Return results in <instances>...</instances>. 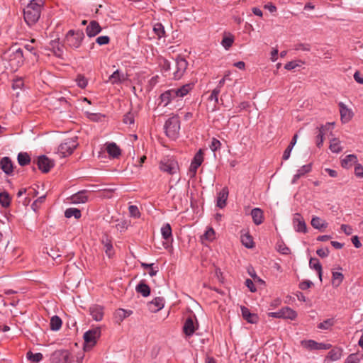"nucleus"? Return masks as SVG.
<instances>
[{"mask_svg":"<svg viewBox=\"0 0 363 363\" xmlns=\"http://www.w3.org/2000/svg\"><path fill=\"white\" fill-rule=\"evenodd\" d=\"M357 162V157L355 155H348L342 160L341 164L343 168H350L352 164Z\"/></svg>","mask_w":363,"mask_h":363,"instance_id":"34","label":"nucleus"},{"mask_svg":"<svg viewBox=\"0 0 363 363\" xmlns=\"http://www.w3.org/2000/svg\"><path fill=\"white\" fill-rule=\"evenodd\" d=\"M165 133L167 137L175 140L179 133L180 121L177 116L169 118L164 124Z\"/></svg>","mask_w":363,"mask_h":363,"instance_id":"5","label":"nucleus"},{"mask_svg":"<svg viewBox=\"0 0 363 363\" xmlns=\"http://www.w3.org/2000/svg\"><path fill=\"white\" fill-rule=\"evenodd\" d=\"M354 174L357 177L363 178V167L357 164L354 167Z\"/></svg>","mask_w":363,"mask_h":363,"instance_id":"63","label":"nucleus"},{"mask_svg":"<svg viewBox=\"0 0 363 363\" xmlns=\"http://www.w3.org/2000/svg\"><path fill=\"white\" fill-rule=\"evenodd\" d=\"M11 199L8 193H0V203L3 207H8L10 205Z\"/></svg>","mask_w":363,"mask_h":363,"instance_id":"50","label":"nucleus"},{"mask_svg":"<svg viewBox=\"0 0 363 363\" xmlns=\"http://www.w3.org/2000/svg\"><path fill=\"white\" fill-rule=\"evenodd\" d=\"M183 330L186 335L191 336L196 330L194 322L191 318H188L183 326Z\"/></svg>","mask_w":363,"mask_h":363,"instance_id":"30","label":"nucleus"},{"mask_svg":"<svg viewBox=\"0 0 363 363\" xmlns=\"http://www.w3.org/2000/svg\"><path fill=\"white\" fill-rule=\"evenodd\" d=\"M161 234L162 238L169 240L172 237V228L169 223H165L161 228Z\"/></svg>","mask_w":363,"mask_h":363,"instance_id":"40","label":"nucleus"},{"mask_svg":"<svg viewBox=\"0 0 363 363\" xmlns=\"http://www.w3.org/2000/svg\"><path fill=\"white\" fill-rule=\"evenodd\" d=\"M110 42V38L107 35H101L96 39V43L99 45H104L108 44Z\"/></svg>","mask_w":363,"mask_h":363,"instance_id":"58","label":"nucleus"},{"mask_svg":"<svg viewBox=\"0 0 363 363\" xmlns=\"http://www.w3.org/2000/svg\"><path fill=\"white\" fill-rule=\"evenodd\" d=\"M330 251L328 247L320 248L316 250V254L321 258L327 257L329 255Z\"/></svg>","mask_w":363,"mask_h":363,"instance_id":"61","label":"nucleus"},{"mask_svg":"<svg viewBox=\"0 0 363 363\" xmlns=\"http://www.w3.org/2000/svg\"><path fill=\"white\" fill-rule=\"evenodd\" d=\"M106 150L113 158H118L121 155V150L116 143L111 142L106 143Z\"/></svg>","mask_w":363,"mask_h":363,"instance_id":"21","label":"nucleus"},{"mask_svg":"<svg viewBox=\"0 0 363 363\" xmlns=\"http://www.w3.org/2000/svg\"><path fill=\"white\" fill-rule=\"evenodd\" d=\"M131 313H132V311H130L124 310L123 308H118L115 311V313L113 314V318H114L116 323H120L125 318L130 315Z\"/></svg>","mask_w":363,"mask_h":363,"instance_id":"28","label":"nucleus"},{"mask_svg":"<svg viewBox=\"0 0 363 363\" xmlns=\"http://www.w3.org/2000/svg\"><path fill=\"white\" fill-rule=\"evenodd\" d=\"M234 42V37L231 34L225 35L222 39L221 45L226 50H229Z\"/></svg>","mask_w":363,"mask_h":363,"instance_id":"44","label":"nucleus"},{"mask_svg":"<svg viewBox=\"0 0 363 363\" xmlns=\"http://www.w3.org/2000/svg\"><path fill=\"white\" fill-rule=\"evenodd\" d=\"M101 336V328L96 327L89 330L84 334V340L86 344L94 346Z\"/></svg>","mask_w":363,"mask_h":363,"instance_id":"10","label":"nucleus"},{"mask_svg":"<svg viewBox=\"0 0 363 363\" xmlns=\"http://www.w3.org/2000/svg\"><path fill=\"white\" fill-rule=\"evenodd\" d=\"M3 58L9 62L12 69L16 70L24 62L23 49L12 47L4 53Z\"/></svg>","mask_w":363,"mask_h":363,"instance_id":"2","label":"nucleus"},{"mask_svg":"<svg viewBox=\"0 0 363 363\" xmlns=\"http://www.w3.org/2000/svg\"><path fill=\"white\" fill-rule=\"evenodd\" d=\"M329 148L333 153H339L342 150L340 141L336 138L330 140Z\"/></svg>","mask_w":363,"mask_h":363,"instance_id":"38","label":"nucleus"},{"mask_svg":"<svg viewBox=\"0 0 363 363\" xmlns=\"http://www.w3.org/2000/svg\"><path fill=\"white\" fill-rule=\"evenodd\" d=\"M340 119L343 123H347L352 118L354 113L351 108H349L343 102H339Z\"/></svg>","mask_w":363,"mask_h":363,"instance_id":"13","label":"nucleus"},{"mask_svg":"<svg viewBox=\"0 0 363 363\" xmlns=\"http://www.w3.org/2000/svg\"><path fill=\"white\" fill-rule=\"evenodd\" d=\"M160 169L170 175L177 174L179 171L178 162L173 157H164L160 162Z\"/></svg>","mask_w":363,"mask_h":363,"instance_id":"3","label":"nucleus"},{"mask_svg":"<svg viewBox=\"0 0 363 363\" xmlns=\"http://www.w3.org/2000/svg\"><path fill=\"white\" fill-rule=\"evenodd\" d=\"M84 38V33L82 30H69L66 34L65 43L69 47L77 49L81 46Z\"/></svg>","mask_w":363,"mask_h":363,"instance_id":"4","label":"nucleus"},{"mask_svg":"<svg viewBox=\"0 0 363 363\" xmlns=\"http://www.w3.org/2000/svg\"><path fill=\"white\" fill-rule=\"evenodd\" d=\"M160 104H162L164 107L171 104L173 101H179L177 96L175 94L174 89H171L164 91L160 96Z\"/></svg>","mask_w":363,"mask_h":363,"instance_id":"11","label":"nucleus"},{"mask_svg":"<svg viewBox=\"0 0 363 363\" xmlns=\"http://www.w3.org/2000/svg\"><path fill=\"white\" fill-rule=\"evenodd\" d=\"M277 250L282 255H289L290 253V249L283 242L277 244Z\"/></svg>","mask_w":363,"mask_h":363,"instance_id":"57","label":"nucleus"},{"mask_svg":"<svg viewBox=\"0 0 363 363\" xmlns=\"http://www.w3.org/2000/svg\"><path fill=\"white\" fill-rule=\"evenodd\" d=\"M334 123H328L327 124H325V125H321L319 128H318V133L316 136V145L318 147H320L323 144V142H324V135L325 133V130L329 129L330 127L331 126V129L333 128L334 126Z\"/></svg>","mask_w":363,"mask_h":363,"instance_id":"19","label":"nucleus"},{"mask_svg":"<svg viewBox=\"0 0 363 363\" xmlns=\"http://www.w3.org/2000/svg\"><path fill=\"white\" fill-rule=\"evenodd\" d=\"M52 363H72V356L67 350H57L52 353Z\"/></svg>","mask_w":363,"mask_h":363,"instance_id":"9","label":"nucleus"},{"mask_svg":"<svg viewBox=\"0 0 363 363\" xmlns=\"http://www.w3.org/2000/svg\"><path fill=\"white\" fill-rule=\"evenodd\" d=\"M43 4L44 0H31L23 9L24 20L29 26L38 21Z\"/></svg>","mask_w":363,"mask_h":363,"instance_id":"1","label":"nucleus"},{"mask_svg":"<svg viewBox=\"0 0 363 363\" xmlns=\"http://www.w3.org/2000/svg\"><path fill=\"white\" fill-rule=\"evenodd\" d=\"M311 223L315 229L318 230L325 229L328 227V223L318 216H313Z\"/></svg>","mask_w":363,"mask_h":363,"instance_id":"32","label":"nucleus"},{"mask_svg":"<svg viewBox=\"0 0 363 363\" xmlns=\"http://www.w3.org/2000/svg\"><path fill=\"white\" fill-rule=\"evenodd\" d=\"M86 191H81L71 196V202L72 203H84L87 201Z\"/></svg>","mask_w":363,"mask_h":363,"instance_id":"27","label":"nucleus"},{"mask_svg":"<svg viewBox=\"0 0 363 363\" xmlns=\"http://www.w3.org/2000/svg\"><path fill=\"white\" fill-rule=\"evenodd\" d=\"M76 82L79 87L84 89L87 86V79L83 75H78L76 78Z\"/></svg>","mask_w":363,"mask_h":363,"instance_id":"53","label":"nucleus"},{"mask_svg":"<svg viewBox=\"0 0 363 363\" xmlns=\"http://www.w3.org/2000/svg\"><path fill=\"white\" fill-rule=\"evenodd\" d=\"M62 320L57 315H54L50 319V329L53 331L59 330L62 327Z\"/></svg>","mask_w":363,"mask_h":363,"instance_id":"37","label":"nucleus"},{"mask_svg":"<svg viewBox=\"0 0 363 363\" xmlns=\"http://www.w3.org/2000/svg\"><path fill=\"white\" fill-rule=\"evenodd\" d=\"M299 66H300V64L298 62L291 61V62H287L284 65V68L287 70H292Z\"/></svg>","mask_w":363,"mask_h":363,"instance_id":"62","label":"nucleus"},{"mask_svg":"<svg viewBox=\"0 0 363 363\" xmlns=\"http://www.w3.org/2000/svg\"><path fill=\"white\" fill-rule=\"evenodd\" d=\"M361 357L358 354L352 353L347 357L344 363H359Z\"/></svg>","mask_w":363,"mask_h":363,"instance_id":"52","label":"nucleus"},{"mask_svg":"<svg viewBox=\"0 0 363 363\" xmlns=\"http://www.w3.org/2000/svg\"><path fill=\"white\" fill-rule=\"evenodd\" d=\"M36 163L39 169L44 173L48 172L55 165L54 161L45 155L39 156Z\"/></svg>","mask_w":363,"mask_h":363,"instance_id":"12","label":"nucleus"},{"mask_svg":"<svg viewBox=\"0 0 363 363\" xmlns=\"http://www.w3.org/2000/svg\"><path fill=\"white\" fill-rule=\"evenodd\" d=\"M127 79V75L121 70L116 69L108 77V82L113 85H119Z\"/></svg>","mask_w":363,"mask_h":363,"instance_id":"15","label":"nucleus"},{"mask_svg":"<svg viewBox=\"0 0 363 363\" xmlns=\"http://www.w3.org/2000/svg\"><path fill=\"white\" fill-rule=\"evenodd\" d=\"M294 230L298 233H306L307 231L306 224L300 213H295L293 218Z\"/></svg>","mask_w":363,"mask_h":363,"instance_id":"14","label":"nucleus"},{"mask_svg":"<svg viewBox=\"0 0 363 363\" xmlns=\"http://www.w3.org/2000/svg\"><path fill=\"white\" fill-rule=\"evenodd\" d=\"M89 313L96 321H101L104 317V308L99 305H94L89 308Z\"/></svg>","mask_w":363,"mask_h":363,"instance_id":"23","label":"nucleus"},{"mask_svg":"<svg viewBox=\"0 0 363 363\" xmlns=\"http://www.w3.org/2000/svg\"><path fill=\"white\" fill-rule=\"evenodd\" d=\"M342 356V350L340 348L332 349L328 354L327 358L335 362L340 359Z\"/></svg>","mask_w":363,"mask_h":363,"instance_id":"42","label":"nucleus"},{"mask_svg":"<svg viewBox=\"0 0 363 363\" xmlns=\"http://www.w3.org/2000/svg\"><path fill=\"white\" fill-rule=\"evenodd\" d=\"M153 32L159 39L165 37L164 27L161 23H157L154 25Z\"/></svg>","mask_w":363,"mask_h":363,"instance_id":"46","label":"nucleus"},{"mask_svg":"<svg viewBox=\"0 0 363 363\" xmlns=\"http://www.w3.org/2000/svg\"><path fill=\"white\" fill-rule=\"evenodd\" d=\"M268 316L275 318L289 319L293 320L296 318L297 313L290 307L286 306L280 309L279 311L268 313Z\"/></svg>","mask_w":363,"mask_h":363,"instance_id":"8","label":"nucleus"},{"mask_svg":"<svg viewBox=\"0 0 363 363\" xmlns=\"http://www.w3.org/2000/svg\"><path fill=\"white\" fill-rule=\"evenodd\" d=\"M194 83H188L186 84H184L183 86H180L179 88L174 89L175 91V94L177 96V99L179 101L182 99L183 97L186 96L194 88Z\"/></svg>","mask_w":363,"mask_h":363,"instance_id":"17","label":"nucleus"},{"mask_svg":"<svg viewBox=\"0 0 363 363\" xmlns=\"http://www.w3.org/2000/svg\"><path fill=\"white\" fill-rule=\"evenodd\" d=\"M128 211L130 216L133 218H139L140 216V213L137 206H130L128 208Z\"/></svg>","mask_w":363,"mask_h":363,"instance_id":"55","label":"nucleus"},{"mask_svg":"<svg viewBox=\"0 0 363 363\" xmlns=\"http://www.w3.org/2000/svg\"><path fill=\"white\" fill-rule=\"evenodd\" d=\"M135 291L143 297H147L150 294V288L144 281H141L135 287Z\"/></svg>","mask_w":363,"mask_h":363,"instance_id":"33","label":"nucleus"},{"mask_svg":"<svg viewBox=\"0 0 363 363\" xmlns=\"http://www.w3.org/2000/svg\"><path fill=\"white\" fill-rule=\"evenodd\" d=\"M241 242L247 248H252L254 245L252 238L248 233L241 235Z\"/></svg>","mask_w":363,"mask_h":363,"instance_id":"49","label":"nucleus"},{"mask_svg":"<svg viewBox=\"0 0 363 363\" xmlns=\"http://www.w3.org/2000/svg\"><path fill=\"white\" fill-rule=\"evenodd\" d=\"M17 160L20 166H26L30 162V157L27 152H20L18 155Z\"/></svg>","mask_w":363,"mask_h":363,"instance_id":"45","label":"nucleus"},{"mask_svg":"<svg viewBox=\"0 0 363 363\" xmlns=\"http://www.w3.org/2000/svg\"><path fill=\"white\" fill-rule=\"evenodd\" d=\"M165 301L163 297H156L149 303L150 310L152 312H157L164 306Z\"/></svg>","mask_w":363,"mask_h":363,"instance_id":"24","label":"nucleus"},{"mask_svg":"<svg viewBox=\"0 0 363 363\" xmlns=\"http://www.w3.org/2000/svg\"><path fill=\"white\" fill-rule=\"evenodd\" d=\"M175 62V69L172 73V77L174 79H179L184 74L187 67L188 62L185 58L181 56H178L174 60Z\"/></svg>","mask_w":363,"mask_h":363,"instance_id":"7","label":"nucleus"},{"mask_svg":"<svg viewBox=\"0 0 363 363\" xmlns=\"http://www.w3.org/2000/svg\"><path fill=\"white\" fill-rule=\"evenodd\" d=\"M297 138H298V135L295 134L293 136L291 141L290 142V144L289 145V146L286 147V149L284 152V154H283V160H287L290 157L291 152L293 150V147H294V145H296V143L297 142Z\"/></svg>","mask_w":363,"mask_h":363,"instance_id":"36","label":"nucleus"},{"mask_svg":"<svg viewBox=\"0 0 363 363\" xmlns=\"http://www.w3.org/2000/svg\"><path fill=\"white\" fill-rule=\"evenodd\" d=\"M0 167L7 175H11L13 173V162L9 157H4L0 160Z\"/></svg>","mask_w":363,"mask_h":363,"instance_id":"20","label":"nucleus"},{"mask_svg":"<svg viewBox=\"0 0 363 363\" xmlns=\"http://www.w3.org/2000/svg\"><path fill=\"white\" fill-rule=\"evenodd\" d=\"M104 245V250L108 257L111 258L114 255V250L111 241L108 237H106L102 240Z\"/></svg>","mask_w":363,"mask_h":363,"instance_id":"31","label":"nucleus"},{"mask_svg":"<svg viewBox=\"0 0 363 363\" xmlns=\"http://www.w3.org/2000/svg\"><path fill=\"white\" fill-rule=\"evenodd\" d=\"M312 169V164H308L303 165L301 167H300L296 173L294 175V177L292 179L291 183L296 184L297 181L301 177H303L307 173H309Z\"/></svg>","mask_w":363,"mask_h":363,"instance_id":"25","label":"nucleus"},{"mask_svg":"<svg viewBox=\"0 0 363 363\" xmlns=\"http://www.w3.org/2000/svg\"><path fill=\"white\" fill-rule=\"evenodd\" d=\"M228 187H223L217 195V204L216 206L220 208H223L226 205V201L228 197Z\"/></svg>","mask_w":363,"mask_h":363,"instance_id":"22","label":"nucleus"},{"mask_svg":"<svg viewBox=\"0 0 363 363\" xmlns=\"http://www.w3.org/2000/svg\"><path fill=\"white\" fill-rule=\"evenodd\" d=\"M51 45L54 49L55 55L57 57H61L63 54L62 46L60 45L59 42L55 40L52 41Z\"/></svg>","mask_w":363,"mask_h":363,"instance_id":"51","label":"nucleus"},{"mask_svg":"<svg viewBox=\"0 0 363 363\" xmlns=\"http://www.w3.org/2000/svg\"><path fill=\"white\" fill-rule=\"evenodd\" d=\"M203 160V152L201 150H199L194 155L189 167V171L192 172L194 175L196 173V171L202 164Z\"/></svg>","mask_w":363,"mask_h":363,"instance_id":"16","label":"nucleus"},{"mask_svg":"<svg viewBox=\"0 0 363 363\" xmlns=\"http://www.w3.org/2000/svg\"><path fill=\"white\" fill-rule=\"evenodd\" d=\"M251 216L255 225H258L262 223L264 220V214L262 210H261L259 208H253L251 211Z\"/></svg>","mask_w":363,"mask_h":363,"instance_id":"29","label":"nucleus"},{"mask_svg":"<svg viewBox=\"0 0 363 363\" xmlns=\"http://www.w3.org/2000/svg\"><path fill=\"white\" fill-rule=\"evenodd\" d=\"M43 354L40 352L33 353L29 351L27 352L26 357L31 363H38L43 359Z\"/></svg>","mask_w":363,"mask_h":363,"instance_id":"47","label":"nucleus"},{"mask_svg":"<svg viewBox=\"0 0 363 363\" xmlns=\"http://www.w3.org/2000/svg\"><path fill=\"white\" fill-rule=\"evenodd\" d=\"M65 216L67 218L74 217L76 219H79L82 216L81 211L76 208H69L65 211Z\"/></svg>","mask_w":363,"mask_h":363,"instance_id":"39","label":"nucleus"},{"mask_svg":"<svg viewBox=\"0 0 363 363\" xmlns=\"http://www.w3.org/2000/svg\"><path fill=\"white\" fill-rule=\"evenodd\" d=\"M309 266L311 269L315 270L318 274L320 281H322V266L317 258H311Z\"/></svg>","mask_w":363,"mask_h":363,"instance_id":"35","label":"nucleus"},{"mask_svg":"<svg viewBox=\"0 0 363 363\" xmlns=\"http://www.w3.org/2000/svg\"><path fill=\"white\" fill-rule=\"evenodd\" d=\"M301 345L308 350H317L318 342L313 340H302Z\"/></svg>","mask_w":363,"mask_h":363,"instance_id":"48","label":"nucleus"},{"mask_svg":"<svg viewBox=\"0 0 363 363\" xmlns=\"http://www.w3.org/2000/svg\"><path fill=\"white\" fill-rule=\"evenodd\" d=\"M160 65L162 69L165 72L171 70V63L167 59L162 58L160 62Z\"/></svg>","mask_w":363,"mask_h":363,"instance_id":"54","label":"nucleus"},{"mask_svg":"<svg viewBox=\"0 0 363 363\" xmlns=\"http://www.w3.org/2000/svg\"><path fill=\"white\" fill-rule=\"evenodd\" d=\"M354 79L357 83L363 84V75L359 72H354Z\"/></svg>","mask_w":363,"mask_h":363,"instance_id":"64","label":"nucleus"},{"mask_svg":"<svg viewBox=\"0 0 363 363\" xmlns=\"http://www.w3.org/2000/svg\"><path fill=\"white\" fill-rule=\"evenodd\" d=\"M311 45L308 43H298L294 46V50H303L306 52H309L311 50Z\"/></svg>","mask_w":363,"mask_h":363,"instance_id":"56","label":"nucleus"},{"mask_svg":"<svg viewBox=\"0 0 363 363\" xmlns=\"http://www.w3.org/2000/svg\"><path fill=\"white\" fill-rule=\"evenodd\" d=\"M335 320L333 318L325 320L318 324V328L320 330H330L335 325Z\"/></svg>","mask_w":363,"mask_h":363,"instance_id":"43","label":"nucleus"},{"mask_svg":"<svg viewBox=\"0 0 363 363\" xmlns=\"http://www.w3.org/2000/svg\"><path fill=\"white\" fill-rule=\"evenodd\" d=\"M77 145V138L65 139L58 147V154L65 157L71 155Z\"/></svg>","mask_w":363,"mask_h":363,"instance_id":"6","label":"nucleus"},{"mask_svg":"<svg viewBox=\"0 0 363 363\" xmlns=\"http://www.w3.org/2000/svg\"><path fill=\"white\" fill-rule=\"evenodd\" d=\"M241 312L243 318L248 323L252 324L257 323L259 319L258 316L255 313H251L247 307L242 306Z\"/></svg>","mask_w":363,"mask_h":363,"instance_id":"26","label":"nucleus"},{"mask_svg":"<svg viewBox=\"0 0 363 363\" xmlns=\"http://www.w3.org/2000/svg\"><path fill=\"white\" fill-rule=\"evenodd\" d=\"M220 145H221V143L218 140H217L216 138H213L212 141L211 143V145H210V148L213 152H216L218 149H220Z\"/></svg>","mask_w":363,"mask_h":363,"instance_id":"60","label":"nucleus"},{"mask_svg":"<svg viewBox=\"0 0 363 363\" xmlns=\"http://www.w3.org/2000/svg\"><path fill=\"white\" fill-rule=\"evenodd\" d=\"M344 275L341 272H332V284L335 287H337L342 282Z\"/></svg>","mask_w":363,"mask_h":363,"instance_id":"41","label":"nucleus"},{"mask_svg":"<svg viewBox=\"0 0 363 363\" xmlns=\"http://www.w3.org/2000/svg\"><path fill=\"white\" fill-rule=\"evenodd\" d=\"M220 93V91L218 89L215 88L208 97V100L214 101L216 104L218 103V96Z\"/></svg>","mask_w":363,"mask_h":363,"instance_id":"59","label":"nucleus"},{"mask_svg":"<svg viewBox=\"0 0 363 363\" xmlns=\"http://www.w3.org/2000/svg\"><path fill=\"white\" fill-rule=\"evenodd\" d=\"M101 31V27L96 21H91L86 28V33L89 38L98 35Z\"/></svg>","mask_w":363,"mask_h":363,"instance_id":"18","label":"nucleus"}]
</instances>
